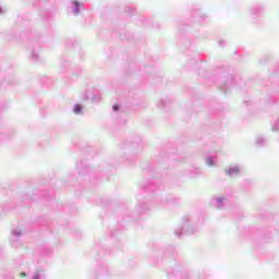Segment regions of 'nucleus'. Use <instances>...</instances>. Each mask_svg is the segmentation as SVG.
Instances as JSON below:
<instances>
[{"mask_svg": "<svg viewBox=\"0 0 279 279\" xmlns=\"http://www.w3.org/2000/svg\"><path fill=\"white\" fill-rule=\"evenodd\" d=\"M208 162H209V165H213V159H209Z\"/></svg>", "mask_w": 279, "mask_h": 279, "instance_id": "7ed1b4c3", "label": "nucleus"}, {"mask_svg": "<svg viewBox=\"0 0 279 279\" xmlns=\"http://www.w3.org/2000/svg\"><path fill=\"white\" fill-rule=\"evenodd\" d=\"M74 112H75V114H80L82 112V106L81 105H75L74 106Z\"/></svg>", "mask_w": 279, "mask_h": 279, "instance_id": "f257e3e1", "label": "nucleus"}, {"mask_svg": "<svg viewBox=\"0 0 279 279\" xmlns=\"http://www.w3.org/2000/svg\"><path fill=\"white\" fill-rule=\"evenodd\" d=\"M113 110H114V111L119 110V106L114 105V106H113Z\"/></svg>", "mask_w": 279, "mask_h": 279, "instance_id": "f03ea898", "label": "nucleus"}, {"mask_svg": "<svg viewBox=\"0 0 279 279\" xmlns=\"http://www.w3.org/2000/svg\"><path fill=\"white\" fill-rule=\"evenodd\" d=\"M21 276H22V277H25V272H22Z\"/></svg>", "mask_w": 279, "mask_h": 279, "instance_id": "20e7f679", "label": "nucleus"}]
</instances>
